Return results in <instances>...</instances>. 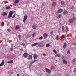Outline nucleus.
Instances as JSON below:
<instances>
[{"label": "nucleus", "instance_id": "obj_6", "mask_svg": "<svg viewBox=\"0 0 76 76\" xmlns=\"http://www.w3.org/2000/svg\"><path fill=\"white\" fill-rule=\"evenodd\" d=\"M33 57L34 60H37L38 58V56L36 54H34Z\"/></svg>", "mask_w": 76, "mask_h": 76}, {"label": "nucleus", "instance_id": "obj_30", "mask_svg": "<svg viewBox=\"0 0 76 76\" xmlns=\"http://www.w3.org/2000/svg\"><path fill=\"white\" fill-rule=\"evenodd\" d=\"M43 38V37L42 36H41L39 38V39L40 40H41L42 39V38Z\"/></svg>", "mask_w": 76, "mask_h": 76}, {"label": "nucleus", "instance_id": "obj_51", "mask_svg": "<svg viewBox=\"0 0 76 76\" xmlns=\"http://www.w3.org/2000/svg\"><path fill=\"white\" fill-rule=\"evenodd\" d=\"M51 0V1H54L55 0Z\"/></svg>", "mask_w": 76, "mask_h": 76}, {"label": "nucleus", "instance_id": "obj_19", "mask_svg": "<svg viewBox=\"0 0 76 76\" xmlns=\"http://www.w3.org/2000/svg\"><path fill=\"white\" fill-rule=\"evenodd\" d=\"M13 60H10L8 62V63H10L11 64H12L13 63Z\"/></svg>", "mask_w": 76, "mask_h": 76}, {"label": "nucleus", "instance_id": "obj_38", "mask_svg": "<svg viewBox=\"0 0 76 76\" xmlns=\"http://www.w3.org/2000/svg\"><path fill=\"white\" fill-rule=\"evenodd\" d=\"M75 61H76V58H74L72 60V61L73 62H75Z\"/></svg>", "mask_w": 76, "mask_h": 76}, {"label": "nucleus", "instance_id": "obj_4", "mask_svg": "<svg viewBox=\"0 0 76 76\" xmlns=\"http://www.w3.org/2000/svg\"><path fill=\"white\" fill-rule=\"evenodd\" d=\"M28 19V16L26 15H25L24 17V20H23V22L24 23H25V21H26V20Z\"/></svg>", "mask_w": 76, "mask_h": 76}, {"label": "nucleus", "instance_id": "obj_52", "mask_svg": "<svg viewBox=\"0 0 76 76\" xmlns=\"http://www.w3.org/2000/svg\"><path fill=\"white\" fill-rule=\"evenodd\" d=\"M63 37H64V35L63 36Z\"/></svg>", "mask_w": 76, "mask_h": 76}, {"label": "nucleus", "instance_id": "obj_9", "mask_svg": "<svg viewBox=\"0 0 76 76\" xmlns=\"http://www.w3.org/2000/svg\"><path fill=\"white\" fill-rule=\"evenodd\" d=\"M28 54L27 53H25L23 55V57L24 58H26V57H28Z\"/></svg>", "mask_w": 76, "mask_h": 76}, {"label": "nucleus", "instance_id": "obj_36", "mask_svg": "<svg viewBox=\"0 0 76 76\" xmlns=\"http://www.w3.org/2000/svg\"><path fill=\"white\" fill-rule=\"evenodd\" d=\"M6 9H10V7H7L5 8Z\"/></svg>", "mask_w": 76, "mask_h": 76}, {"label": "nucleus", "instance_id": "obj_26", "mask_svg": "<svg viewBox=\"0 0 76 76\" xmlns=\"http://www.w3.org/2000/svg\"><path fill=\"white\" fill-rule=\"evenodd\" d=\"M54 69V66H51L50 68V70H53V69Z\"/></svg>", "mask_w": 76, "mask_h": 76}, {"label": "nucleus", "instance_id": "obj_13", "mask_svg": "<svg viewBox=\"0 0 76 76\" xmlns=\"http://www.w3.org/2000/svg\"><path fill=\"white\" fill-rule=\"evenodd\" d=\"M35 61H37V60H34L33 61L30 62V66H32V64H34V63H35Z\"/></svg>", "mask_w": 76, "mask_h": 76}, {"label": "nucleus", "instance_id": "obj_31", "mask_svg": "<svg viewBox=\"0 0 76 76\" xmlns=\"http://www.w3.org/2000/svg\"><path fill=\"white\" fill-rule=\"evenodd\" d=\"M13 46L12 48H10V50L11 51H12L13 50Z\"/></svg>", "mask_w": 76, "mask_h": 76}, {"label": "nucleus", "instance_id": "obj_10", "mask_svg": "<svg viewBox=\"0 0 76 76\" xmlns=\"http://www.w3.org/2000/svg\"><path fill=\"white\" fill-rule=\"evenodd\" d=\"M56 5H57L56 2H54L53 3L52 6L53 7H55V6H56Z\"/></svg>", "mask_w": 76, "mask_h": 76}, {"label": "nucleus", "instance_id": "obj_42", "mask_svg": "<svg viewBox=\"0 0 76 76\" xmlns=\"http://www.w3.org/2000/svg\"><path fill=\"white\" fill-rule=\"evenodd\" d=\"M67 53H68L69 54H70V50H68V51L67 52Z\"/></svg>", "mask_w": 76, "mask_h": 76}, {"label": "nucleus", "instance_id": "obj_27", "mask_svg": "<svg viewBox=\"0 0 76 76\" xmlns=\"http://www.w3.org/2000/svg\"><path fill=\"white\" fill-rule=\"evenodd\" d=\"M59 38H60V37H59V36H58V35H57L56 36V39L57 40H58L59 39Z\"/></svg>", "mask_w": 76, "mask_h": 76}, {"label": "nucleus", "instance_id": "obj_39", "mask_svg": "<svg viewBox=\"0 0 76 76\" xmlns=\"http://www.w3.org/2000/svg\"><path fill=\"white\" fill-rule=\"evenodd\" d=\"M71 9H75V8H74V7H73V6H72V7H71Z\"/></svg>", "mask_w": 76, "mask_h": 76}, {"label": "nucleus", "instance_id": "obj_55", "mask_svg": "<svg viewBox=\"0 0 76 76\" xmlns=\"http://www.w3.org/2000/svg\"><path fill=\"white\" fill-rule=\"evenodd\" d=\"M63 58H64V57H63Z\"/></svg>", "mask_w": 76, "mask_h": 76}, {"label": "nucleus", "instance_id": "obj_53", "mask_svg": "<svg viewBox=\"0 0 76 76\" xmlns=\"http://www.w3.org/2000/svg\"><path fill=\"white\" fill-rule=\"evenodd\" d=\"M66 76H67V75H66Z\"/></svg>", "mask_w": 76, "mask_h": 76}, {"label": "nucleus", "instance_id": "obj_5", "mask_svg": "<svg viewBox=\"0 0 76 76\" xmlns=\"http://www.w3.org/2000/svg\"><path fill=\"white\" fill-rule=\"evenodd\" d=\"M43 37L44 39H45L47 37H48V35L47 33H44L43 34Z\"/></svg>", "mask_w": 76, "mask_h": 76}, {"label": "nucleus", "instance_id": "obj_2", "mask_svg": "<svg viewBox=\"0 0 76 76\" xmlns=\"http://www.w3.org/2000/svg\"><path fill=\"white\" fill-rule=\"evenodd\" d=\"M45 70L46 72L47 73H49V74H50L51 73V71L50 69L48 68H45Z\"/></svg>", "mask_w": 76, "mask_h": 76}, {"label": "nucleus", "instance_id": "obj_17", "mask_svg": "<svg viewBox=\"0 0 76 76\" xmlns=\"http://www.w3.org/2000/svg\"><path fill=\"white\" fill-rule=\"evenodd\" d=\"M66 46H67V44L66 43H64L63 46V48L64 49H65L66 48Z\"/></svg>", "mask_w": 76, "mask_h": 76}, {"label": "nucleus", "instance_id": "obj_45", "mask_svg": "<svg viewBox=\"0 0 76 76\" xmlns=\"http://www.w3.org/2000/svg\"><path fill=\"white\" fill-rule=\"evenodd\" d=\"M73 45H76V43H73Z\"/></svg>", "mask_w": 76, "mask_h": 76}, {"label": "nucleus", "instance_id": "obj_43", "mask_svg": "<svg viewBox=\"0 0 76 76\" xmlns=\"http://www.w3.org/2000/svg\"><path fill=\"white\" fill-rule=\"evenodd\" d=\"M15 15H14L12 17V18H15Z\"/></svg>", "mask_w": 76, "mask_h": 76}, {"label": "nucleus", "instance_id": "obj_14", "mask_svg": "<svg viewBox=\"0 0 76 76\" xmlns=\"http://www.w3.org/2000/svg\"><path fill=\"white\" fill-rule=\"evenodd\" d=\"M4 60L3 59L2 61V62L0 64V66H2L3 65V64H4Z\"/></svg>", "mask_w": 76, "mask_h": 76}, {"label": "nucleus", "instance_id": "obj_28", "mask_svg": "<svg viewBox=\"0 0 76 76\" xmlns=\"http://www.w3.org/2000/svg\"><path fill=\"white\" fill-rule=\"evenodd\" d=\"M15 3H19V0H16L14 1Z\"/></svg>", "mask_w": 76, "mask_h": 76}, {"label": "nucleus", "instance_id": "obj_25", "mask_svg": "<svg viewBox=\"0 0 76 76\" xmlns=\"http://www.w3.org/2000/svg\"><path fill=\"white\" fill-rule=\"evenodd\" d=\"M7 15V13L5 12H4L2 14L3 16H5V15Z\"/></svg>", "mask_w": 76, "mask_h": 76}, {"label": "nucleus", "instance_id": "obj_44", "mask_svg": "<svg viewBox=\"0 0 76 76\" xmlns=\"http://www.w3.org/2000/svg\"><path fill=\"white\" fill-rule=\"evenodd\" d=\"M7 31H8V32H10V31H11V30L9 29H7Z\"/></svg>", "mask_w": 76, "mask_h": 76}, {"label": "nucleus", "instance_id": "obj_20", "mask_svg": "<svg viewBox=\"0 0 76 76\" xmlns=\"http://www.w3.org/2000/svg\"><path fill=\"white\" fill-rule=\"evenodd\" d=\"M67 11L66 10H65L63 13V15H67Z\"/></svg>", "mask_w": 76, "mask_h": 76}, {"label": "nucleus", "instance_id": "obj_18", "mask_svg": "<svg viewBox=\"0 0 76 76\" xmlns=\"http://www.w3.org/2000/svg\"><path fill=\"white\" fill-rule=\"evenodd\" d=\"M36 45H38V43H36L33 44L31 46L34 47V46H36Z\"/></svg>", "mask_w": 76, "mask_h": 76}, {"label": "nucleus", "instance_id": "obj_46", "mask_svg": "<svg viewBox=\"0 0 76 76\" xmlns=\"http://www.w3.org/2000/svg\"><path fill=\"white\" fill-rule=\"evenodd\" d=\"M22 45H23V47H24V46H25V44H24V43H23V44H22Z\"/></svg>", "mask_w": 76, "mask_h": 76}, {"label": "nucleus", "instance_id": "obj_34", "mask_svg": "<svg viewBox=\"0 0 76 76\" xmlns=\"http://www.w3.org/2000/svg\"><path fill=\"white\" fill-rule=\"evenodd\" d=\"M53 52H54V53H55V54H57V51H56V50L55 49H54L53 50Z\"/></svg>", "mask_w": 76, "mask_h": 76}, {"label": "nucleus", "instance_id": "obj_32", "mask_svg": "<svg viewBox=\"0 0 76 76\" xmlns=\"http://www.w3.org/2000/svg\"><path fill=\"white\" fill-rule=\"evenodd\" d=\"M56 55L57 56V57H61V56H60V55H59L58 54H56Z\"/></svg>", "mask_w": 76, "mask_h": 76}, {"label": "nucleus", "instance_id": "obj_49", "mask_svg": "<svg viewBox=\"0 0 76 76\" xmlns=\"http://www.w3.org/2000/svg\"><path fill=\"white\" fill-rule=\"evenodd\" d=\"M17 76H19V74H18L17 75Z\"/></svg>", "mask_w": 76, "mask_h": 76}, {"label": "nucleus", "instance_id": "obj_50", "mask_svg": "<svg viewBox=\"0 0 76 76\" xmlns=\"http://www.w3.org/2000/svg\"><path fill=\"white\" fill-rule=\"evenodd\" d=\"M20 50H21V51H23V49H20Z\"/></svg>", "mask_w": 76, "mask_h": 76}, {"label": "nucleus", "instance_id": "obj_40", "mask_svg": "<svg viewBox=\"0 0 76 76\" xmlns=\"http://www.w3.org/2000/svg\"><path fill=\"white\" fill-rule=\"evenodd\" d=\"M50 34H51V35H52V34H53V31H51L50 33Z\"/></svg>", "mask_w": 76, "mask_h": 76}, {"label": "nucleus", "instance_id": "obj_1", "mask_svg": "<svg viewBox=\"0 0 76 76\" xmlns=\"http://www.w3.org/2000/svg\"><path fill=\"white\" fill-rule=\"evenodd\" d=\"M13 11H10L9 13V15L8 16V18H11V17H12V15H13Z\"/></svg>", "mask_w": 76, "mask_h": 76}, {"label": "nucleus", "instance_id": "obj_11", "mask_svg": "<svg viewBox=\"0 0 76 76\" xmlns=\"http://www.w3.org/2000/svg\"><path fill=\"white\" fill-rule=\"evenodd\" d=\"M28 59V60H32V55H29Z\"/></svg>", "mask_w": 76, "mask_h": 76}, {"label": "nucleus", "instance_id": "obj_7", "mask_svg": "<svg viewBox=\"0 0 76 76\" xmlns=\"http://www.w3.org/2000/svg\"><path fill=\"white\" fill-rule=\"evenodd\" d=\"M74 20H74V19L72 18H71L69 20L68 22H69V23H72V22H74Z\"/></svg>", "mask_w": 76, "mask_h": 76}, {"label": "nucleus", "instance_id": "obj_16", "mask_svg": "<svg viewBox=\"0 0 76 76\" xmlns=\"http://www.w3.org/2000/svg\"><path fill=\"white\" fill-rule=\"evenodd\" d=\"M62 12H63V10L61 9H59L58 10V13H61Z\"/></svg>", "mask_w": 76, "mask_h": 76}, {"label": "nucleus", "instance_id": "obj_22", "mask_svg": "<svg viewBox=\"0 0 76 76\" xmlns=\"http://www.w3.org/2000/svg\"><path fill=\"white\" fill-rule=\"evenodd\" d=\"M31 37V35H25V38H26L27 39L28 38H29V37Z\"/></svg>", "mask_w": 76, "mask_h": 76}, {"label": "nucleus", "instance_id": "obj_47", "mask_svg": "<svg viewBox=\"0 0 76 76\" xmlns=\"http://www.w3.org/2000/svg\"><path fill=\"white\" fill-rule=\"evenodd\" d=\"M18 37H19V39H21V38H20V36H18Z\"/></svg>", "mask_w": 76, "mask_h": 76}, {"label": "nucleus", "instance_id": "obj_8", "mask_svg": "<svg viewBox=\"0 0 76 76\" xmlns=\"http://www.w3.org/2000/svg\"><path fill=\"white\" fill-rule=\"evenodd\" d=\"M32 28L33 29H37V25L33 24L32 26Z\"/></svg>", "mask_w": 76, "mask_h": 76}, {"label": "nucleus", "instance_id": "obj_41", "mask_svg": "<svg viewBox=\"0 0 76 76\" xmlns=\"http://www.w3.org/2000/svg\"><path fill=\"white\" fill-rule=\"evenodd\" d=\"M62 31L63 32H64V26H62Z\"/></svg>", "mask_w": 76, "mask_h": 76}, {"label": "nucleus", "instance_id": "obj_37", "mask_svg": "<svg viewBox=\"0 0 76 76\" xmlns=\"http://www.w3.org/2000/svg\"><path fill=\"white\" fill-rule=\"evenodd\" d=\"M73 72H74V73H76V69L75 68L74 69Z\"/></svg>", "mask_w": 76, "mask_h": 76}, {"label": "nucleus", "instance_id": "obj_29", "mask_svg": "<svg viewBox=\"0 0 76 76\" xmlns=\"http://www.w3.org/2000/svg\"><path fill=\"white\" fill-rule=\"evenodd\" d=\"M35 34H36V33H34L33 34H32V37H35Z\"/></svg>", "mask_w": 76, "mask_h": 76}, {"label": "nucleus", "instance_id": "obj_21", "mask_svg": "<svg viewBox=\"0 0 76 76\" xmlns=\"http://www.w3.org/2000/svg\"><path fill=\"white\" fill-rule=\"evenodd\" d=\"M57 18L58 19H59V18H60L61 17V15L59 14L57 15Z\"/></svg>", "mask_w": 76, "mask_h": 76}, {"label": "nucleus", "instance_id": "obj_33", "mask_svg": "<svg viewBox=\"0 0 76 76\" xmlns=\"http://www.w3.org/2000/svg\"><path fill=\"white\" fill-rule=\"evenodd\" d=\"M4 22H2L1 23V25H2V26H4Z\"/></svg>", "mask_w": 76, "mask_h": 76}, {"label": "nucleus", "instance_id": "obj_24", "mask_svg": "<svg viewBox=\"0 0 76 76\" xmlns=\"http://www.w3.org/2000/svg\"><path fill=\"white\" fill-rule=\"evenodd\" d=\"M50 47V45H49V44H46V48H48V47Z\"/></svg>", "mask_w": 76, "mask_h": 76}, {"label": "nucleus", "instance_id": "obj_48", "mask_svg": "<svg viewBox=\"0 0 76 76\" xmlns=\"http://www.w3.org/2000/svg\"><path fill=\"white\" fill-rule=\"evenodd\" d=\"M43 56H45L46 55H45V53H43Z\"/></svg>", "mask_w": 76, "mask_h": 76}, {"label": "nucleus", "instance_id": "obj_54", "mask_svg": "<svg viewBox=\"0 0 76 76\" xmlns=\"http://www.w3.org/2000/svg\"><path fill=\"white\" fill-rule=\"evenodd\" d=\"M65 31H66V32H67V31H66V30H65Z\"/></svg>", "mask_w": 76, "mask_h": 76}, {"label": "nucleus", "instance_id": "obj_23", "mask_svg": "<svg viewBox=\"0 0 76 76\" xmlns=\"http://www.w3.org/2000/svg\"><path fill=\"white\" fill-rule=\"evenodd\" d=\"M19 28V26L17 25L16 26L15 29L16 30H17V29H18Z\"/></svg>", "mask_w": 76, "mask_h": 76}, {"label": "nucleus", "instance_id": "obj_3", "mask_svg": "<svg viewBox=\"0 0 76 76\" xmlns=\"http://www.w3.org/2000/svg\"><path fill=\"white\" fill-rule=\"evenodd\" d=\"M38 46L40 47H42L44 46V43H40L38 44Z\"/></svg>", "mask_w": 76, "mask_h": 76}, {"label": "nucleus", "instance_id": "obj_15", "mask_svg": "<svg viewBox=\"0 0 76 76\" xmlns=\"http://www.w3.org/2000/svg\"><path fill=\"white\" fill-rule=\"evenodd\" d=\"M61 3L62 6H64L65 5V2H64V1H61Z\"/></svg>", "mask_w": 76, "mask_h": 76}, {"label": "nucleus", "instance_id": "obj_12", "mask_svg": "<svg viewBox=\"0 0 76 76\" xmlns=\"http://www.w3.org/2000/svg\"><path fill=\"white\" fill-rule=\"evenodd\" d=\"M62 61L64 64H66L67 63V61L65 60L64 59L62 60Z\"/></svg>", "mask_w": 76, "mask_h": 76}, {"label": "nucleus", "instance_id": "obj_56", "mask_svg": "<svg viewBox=\"0 0 76 76\" xmlns=\"http://www.w3.org/2000/svg\"><path fill=\"white\" fill-rule=\"evenodd\" d=\"M22 76H24V75H22Z\"/></svg>", "mask_w": 76, "mask_h": 76}, {"label": "nucleus", "instance_id": "obj_35", "mask_svg": "<svg viewBox=\"0 0 76 76\" xmlns=\"http://www.w3.org/2000/svg\"><path fill=\"white\" fill-rule=\"evenodd\" d=\"M46 4V3H43L42 4V6H44Z\"/></svg>", "mask_w": 76, "mask_h": 76}]
</instances>
